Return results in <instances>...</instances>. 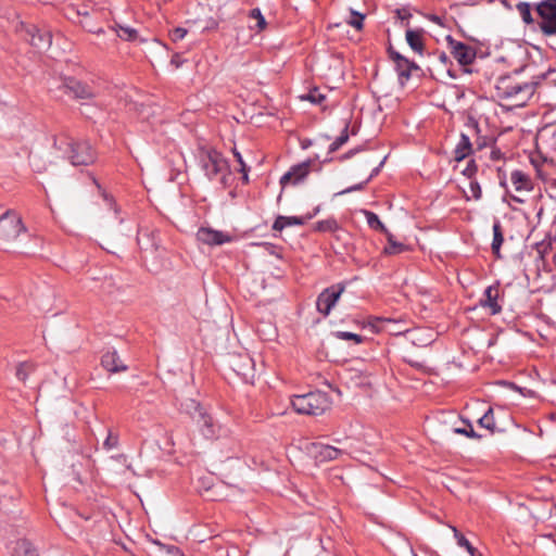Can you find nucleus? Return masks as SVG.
<instances>
[{
    "label": "nucleus",
    "mask_w": 556,
    "mask_h": 556,
    "mask_svg": "<svg viewBox=\"0 0 556 556\" xmlns=\"http://www.w3.org/2000/svg\"><path fill=\"white\" fill-rule=\"evenodd\" d=\"M544 75L532 78L530 81H520L513 76L500 77L495 84V94L502 105L520 108L526 105L534 94Z\"/></svg>",
    "instance_id": "nucleus-1"
},
{
    "label": "nucleus",
    "mask_w": 556,
    "mask_h": 556,
    "mask_svg": "<svg viewBox=\"0 0 556 556\" xmlns=\"http://www.w3.org/2000/svg\"><path fill=\"white\" fill-rule=\"evenodd\" d=\"M54 147L61 151L74 166H88L96 161V153L89 142L75 140L66 134L54 137Z\"/></svg>",
    "instance_id": "nucleus-2"
},
{
    "label": "nucleus",
    "mask_w": 556,
    "mask_h": 556,
    "mask_svg": "<svg viewBox=\"0 0 556 556\" xmlns=\"http://www.w3.org/2000/svg\"><path fill=\"white\" fill-rule=\"evenodd\" d=\"M197 157L200 167L210 180L218 178L222 184H226V178L229 175V165L222 153L213 148L201 147L198 150Z\"/></svg>",
    "instance_id": "nucleus-3"
},
{
    "label": "nucleus",
    "mask_w": 556,
    "mask_h": 556,
    "mask_svg": "<svg viewBox=\"0 0 556 556\" xmlns=\"http://www.w3.org/2000/svg\"><path fill=\"white\" fill-rule=\"evenodd\" d=\"M294 410L304 415H321L331 406L329 396L321 391L294 395L291 400Z\"/></svg>",
    "instance_id": "nucleus-4"
},
{
    "label": "nucleus",
    "mask_w": 556,
    "mask_h": 556,
    "mask_svg": "<svg viewBox=\"0 0 556 556\" xmlns=\"http://www.w3.org/2000/svg\"><path fill=\"white\" fill-rule=\"evenodd\" d=\"M60 80V88H63L65 93L74 99L90 100L98 96V91L93 87L74 77L61 76Z\"/></svg>",
    "instance_id": "nucleus-5"
},
{
    "label": "nucleus",
    "mask_w": 556,
    "mask_h": 556,
    "mask_svg": "<svg viewBox=\"0 0 556 556\" xmlns=\"http://www.w3.org/2000/svg\"><path fill=\"white\" fill-rule=\"evenodd\" d=\"M22 231H24L22 219L15 213L7 211L0 216V241H12Z\"/></svg>",
    "instance_id": "nucleus-6"
},
{
    "label": "nucleus",
    "mask_w": 556,
    "mask_h": 556,
    "mask_svg": "<svg viewBox=\"0 0 556 556\" xmlns=\"http://www.w3.org/2000/svg\"><path fill=\"white\" fill-rule=\"evenodd\" d=\"M542 22L540 27L545 35H556V0H544L536 5Z\"/></svg>",
    "instance_id": "nucleus-7"
},
{
    "label": "nucleus",
    "mask_w": 556,
    "mask_h": 556,
    "mask_svg": "<svg viewBox=\"0 0 556 556\" xmlns=\"http://www.w3.org/2000/svg\"><path fill=\"white\" fill-rule=\"evenodd\" d=\"M230 366L235 372L245 382L252 383L255 377V364L253 358L248 354L232 355Z\"/></svg>",
    "instance_id": "nucleus-8"
},
{
    "label": "nucleus",
    "mask_w": 556,
    "mask_h": 556,
    "mask_svg": "<svg viewBox=\"0 0 556 556\" xmlns=\"http://www.w3.org/2000/svg\"><path fill=\"white\" fill-rule=\"evenodd\" d=\"M186 410L201 425L202 433L206 438H211L215 434L213 418L204 412L199 403L190 400L189 403L186 404Z\"/></svg>",
    "instance_id": "nucleus-9"
},
{
    "label": "nucleus",
    "mask_w": 556,
    "mask_h": 556,
    "mask_svg": "<svg viewBox=\"0 0 556 556\" xmlns=\"http://www.w3.org/2000/svg\"><path fill=\"white\" fill-rule=\"evenodd\" d=\"M306 451L317 463L334 460L344 454V451L341 448L319 442L309 443L306 446Z\"/></svg>",
    "instance_id": "nucleus-10"
},
{
    "label": "nucleus",
    "mask_w": 556,
    "mask_h": 556,
    "mask_svg": "<svg viewBox=\"0 0 556 556\" xmlns=\"http://www.w3.org/2000/svg\"><path fill=\"white\" fill-rule=\"evenodd\" d=\"M344 288L341 286H331L325 289L317 298L316 307L319 313L327 316L337 304Z\"/></svg>",
    "instance_id": "nucleus-11"
},
{
    "label": "nucleus",
    "mask_w": 556,
    "mask_h": 556,
    "mask_svg": "<svg viewBox=\"0 0 556 556\" xmlns=\"http://www.w3.org/2000/svg\"><path fill=\"white\" fill-rule=\"evenodd\" d=\"M197 239L208 245H220L232 241L233 237L228 232L215 230L210 227H201L197 232Z\"/></svg>",
    "instance_id": "nucleus-12"
},
{
    "label": "nucleus",
    "mask_w": 556,
    "mask_h": 556,
    "mask_svg": "<svg viewBox=\"0 0 556 556\" xmlns=\"http://www.w3.org/2000/svg\"><path fill=\"white\" fill-rule=\"evenodd\" d=\"M311 162L306 161L292 166L281 178L280 185L282 188L288 185H296L304 180L309 173Z\"/></svg>",
    "instance_id": "nucleus-13"
},
{
    "label": "nucleus",
    "mask_w": 556,
    "mask_h": 556,
    "mask_svg": "<svg viewBox=\"0 0 556 556\" xmlns=\"http://www.w3.org/2000/svg\"><path fill=\"white\" fill-rule=\"evenodd\" d=\"M451 53L462 65H469L476 58L473 48L453 39L448 40Z\"/></svg>",
    "instance_id": "nucleus-14"
},
{
    "label": "nucleus",
    "mask_w": 556,
    "mask_h": 556,
    "mask_svg": "<svg viewBox=\"0 0 556 556\" xmlns=\"http://www.w3.org/2000/svg\"><path fill=\"white\" fill-rule=\"evenodd\" d=\"M371 327L378 332L384 331L393 336L402 334L408 330L400 320L380 317L372 321Z\"/></svg>",
    "instance_id": "nucleus-15"
},
{
    "label": "nucleus",
    "mask_w": 556,
    "mask_h": 556,
    "mask_svg": "<svg viewBox=\"0 0 556 556\" xmlns=\"http://www.w3.org/2000/svg\"><path fill=\"white\" fill-rule=\"evenodd\" d=\"M500 291L496 286H490L485 289L483 296L480 299V305L488 308L492 315L501 313L502 306L498 304Z\"/></svg>",
    "instance_id": "nucleus-16"
},
{
    "label": "nucleus",
    "mask_w": 556,
    "mask_h": 556,
    "mask_svg": "<svg viewBox=\"0 0 556 556\" xmlns=\"http://www.w3.org/2000/svg\"><path fill=\"white\" fill-rule=\"evenodd\" d=\"M102 366L111 372L125 371L126 365L123 364L116 351H109L102 356Z\"/></svg>",
    "instance_id": "nucleus-17"
},
{
    "label": "nucleus",
    "mask_w": 556,
    "mask_h": 556,
    "mask_svg": "<svg viewBox=\"0 0 556 556\" xmlns=\"http://www.w3.org/2000/svg\"><path fill=\"white\" fill-rule=\"evenodd\" d=\"M406 41L408 46L417 53L421 54L424 51V30L422 29H406Z\"/></svg>",
    "instance_id": "nucleus-18"
},
{
    "label": "nucleus",
    "mask_w": 556,
    "mask_h": 556,
    "mask_svg": "<svg viewBox=\"0 0 556 556\" xmlns=\"http://www.w3.org/2000/svg\"><path fill=\"white\" fill-rule=\"evenodd\" d=\"M510 181L516 191H530L532 189L531 179L520 170H514L510 175Z\"/></svg>",
    "instance_id": "nucleus-19"
},
{
    "label": "nucleus",
    "mask_w": 556,
    "mask_h": 556,
    "mask_svg": "<svg viewBox=\"0 0 556 556\" xmlns=\"http://www.w3.org/2000/svg\"><path fill=\"white\" fill-rule=\"evenodd\" d=\"M305 223V218L298 216H278L273 225L274 230L281 231L289 226H300Z\"/></svg>",
    "instance_id": "nucleus-20"
},
{
    "label": "nucleus",
    "mask_w": 556,
    "mask_h": 556,
    "mask_svg": "<svg viewBox=\"0 0 556 556\" xmlns=\"http://www.w3.org/2000/svg\"><path fill=\"white\" fill-rule=\"evenodd\" d=\"M471 153V142L466 135L460 136V140L457 143L454 154L457 162L463 161L466 156Z\"/></svg>",
    "instance_id": "nucleus-21"
},
{
    "label": "nucleus",
    "mask_w": 556,
    "mask_h": 556,
    "mask_svg": "<svg viewBox=\"0 0 556 556\" xmlns=\"http://www.w3.org/2000/svg\"><path fill=\"white\" fill-rule=\"evenodd\" d=\"M12 556H35L33 543L28 540L16 541L12 549Z\"/></svg>",
    "instance_id": "nucleus-22"
},
{
    "label": "nucleus",
    "mask_w": 556,
    "mask_h": 556,
    "mask_svg": "<svg viewBox=\"0 0 556 556\" xmlns=\"http://www.w3.org/2000/svg\"><path fill=\"white\" fill-rule=\"evenodd\" d=\"M34 370V364L29 361L21 362L16 366L15 376L20 381L25 382Z\"/></svg>",
    "instance_id": "nucleus-23"
},
{
    "label": "nucleus",
    "mask_w": 556,
    "mask_h": 556,
    "mask_svg": "<svg viewBox=\"0 0 556 556\" xmlns=\"http://www.w3.org/2000/svg\"><path fill=\"white\" fill-rule=\"evenodd\" d=\"M504 241L502 227L498 222L493 225V241H492V251L496 256H500L501 245Z\"/></svg>",
    "instance_id": "nucleus-24"
},
{
    "label": "nucleus",
    "mask_w": 556,
    "mask_h": 556,
    "mask_svg": "<svg viewBox=\"0 0 556 556\" xmlns=\"http://www.w3.org/2000/svg\"><path fill=\"white\" fill-rule=\"evenodd\" d=\"M114 30L116 31L117 36L124 40L131 41L137 39L138 37L137 30L129 26H122L119 24H116Z\"/></svg>",
    "instance_id": "nucleus-25"
},
{
    "label": "nucleus",
    "mask_w": 556,
    "mask_h": 556,
    "mask_svg": "<svg viewBox=\"0 0 556 556\" xmlns=\"http://www.w3.org/2000/svg\"><path fill=\"white\" fill-rule=\"evenodd\" d=\"M364 215L370 228L375 230H380L383 233H388V229L384 227V225L381 223V220L375 213L370 211H364Z\"/></svg>",
    "instance_id": "nucleus-26"
},
{
    "label": "nucleus",
    "mask_w": 556,
    "mask_h": 556,
    "mask_svg": "<svg viewBox=\"0 0 556 556\" xmlns=\"http://www.w3.org/2000/svg\"><path fill=\"white\" fill-rule=\"evenodd\" d=\"M387 238H388V245L384 248V253L386 254H399L401 252H403L405 250V247L404 244L400 243V242H396L394 240V237L392 233H390L388 231V233H386Z\"/></svg>",
    "instance_id": "nucleus-27"
},
{
    "label": "nucleus",
    "mask_w": 556,
    "mask_h": 556,
    "mask_svg": "<svg viewBox=\"0 0 556 556\" xmlns=\"http://www.w3.org/2000/svg\"><path fill=\"white\" fill-rule=\"evenodd\" d=\"M396 68L399 71V73H400V76L408 78L410 76L412 70H417L418 66L414 62H410L409 60L406 59L405 63L404 62H397L396 63Z\"/></svg>",
    "instance_id": "nucleus-28"
},
{
    "label": "nucleus",
    "mask_w": 556,
    "mask_h": 556,
    "mask_svg": "<svg viewBox=\"0 0 556 556\" xmlns=\"http://www.w3.org/2000/svg\"><path fill=\"white\" fill-rule=\"evenodd\" d=\"M479 425L492 432L494 431L495 422L492 408H489L486 413L479 419Z\"/></svg>",
    "instance_id": "nucleus-29"
},
{
    "label": "nucleus",
    "mask_w": 556,
    "mask_h": 556,
    "mask_svg": "<svg viewBox=\"0 0 556 556\" xmlns=\"http://www.w3.org/2000/svg\"><path fill=\"white\" fill-rule=\"evenodd\" d=\"M517 10H518L522 21L526 24L533 23V18H532V14H531V8H530L529 3H527V2L518 3L517 4Z\"/></svg>",
    "instance_id": "nucleus-30"
},
{
    "label": "nucleus",
    "mask_w": 556,
    "mask_h": 556,
    "mask_svg": "<svg viewBox=\"0 0 556 556\" xmlns=\"http://www.w3.org/2000/svg\"><path fill=\"white\" fill-rule=\"evenodd\" d=\"M463 424L465 425L464 427H455L453 429V432L456 434H464L472 439L480 438V435L475 432L472 425L470 422L463 421Z\"/></svg>",
    "instance_id": "nucleus-31"
},
{
    "label": "nucleus",
    "mask_w": 556,
    "mask_h": 556,
    "mask_svg": "<svg viewBox=\"0 0 556 556\" xmlns=\"http://www.w3.org/2000/svg\"><path fill=\"white\" fill-rule=\"evenodd\" d=\"M301 99L308 100L314 104H321L325 101L326 96L317 88H314L306 96L301 97Z\"/></svg>",
    "instance_id": "nucleus-32"
},
{
    "label": "nucleus",
    "mask_w": 556,
    "mask_h": 556,
    "mask_svg": "<svg viewBox=\"0 0 556 556\" xmlns=\"http://www.w3.org/2000/svg\"><path fill=\"white\" fill-rule=\"evenodd\" d=\"M466 198L479 200L482 195L481 187L477 181H469L468 191H465Z\"/></svg>",
    "instance_id": "nucleus-33"
},
{
    "label": "nucleus",
    "mask_w": 556,
    "mask_h": 556,
    "mask_svg": "<svg viewBox=\"0 0 556 556\" xmlns=\"http://www.w3.org/2000/svg\"><path fill=\"white\" fill-rule=\"evenodd\" d=\"M364 18V14L351 10V17L348 20V24L354 27L355 29L361 30L363 28Z\"/></svg>",
    "instance_id": "nucleus-34"
},
{
    "label": "nucleus",
    "mask_w": 556,
    "mask_h": 556,
    "mask_svg": "<svg viewBox=\"0 0 556 556\" xmlns=\"http://www.w3.org/2000/svg\"><path fill=\"white\" fill-rule=\"evenodd\" d=\"M250 18H253L256 21V28L258 31H262L266 28V21H265V17L263 16L262 12L260 9H253L250 14H249Z\"/></svg>",
    "instance_id": "nucleus-35"
},
{
    "label": "nucleus",
    "mask_w": 556,
    "mask_h": 556,
    "mask_svg": "<svg viewBox=\"0 0 556 556\" xmlns=\"http://www.w3.org/2000/svg\"><path fill=\"white\" fill-rule=\"evenodd\" d=\"M349 126L345 124L341 135L330 144V150L336 151L343 146L349 139Z\"/></svg>",
    "instance_id": "nucleus-36"
},
{
    "label": "nucleus",
    "mask_w": 556,
    "mask_h": 556,
    "mask_svg": "<svg viewBox=\"0 0 556 556\" xmlns=\"http://www.w3.org/2000/svg\"><path fill=\"white\" fill-rule=\"evenodd\" d=\"M338 228V224L334 219L320 220L316 224L318 231H334Z\"/></svg>",
    "instance_id": "nucleus-37"
},
{
    "label": "nucleus",
    "mask_w": 556,
    "mask_h": 556,
    "mask_svg": "<svg viewBox=\"0 0 556 556\" xmlns=\"http://www.w3.org/2000/svg\"><path fill=\"white\" fill-rule=\"evenodd\" d=\"M336 338L340 340H353L356 344L363 342V337L349 331H338L334 333Z\"/></svg>",
    "instance_id": "nucleus-38"
},
{
    "label": "nucleus",
    "mask_w": 556,
    "mask_h": 556,
    "mask_svg": "<svg viewBox=\"0 0 556 556\" xmlns=\"http://www.w3.org/2000/svg\"><path fill=\"white\" fill-rule=\"evenodd\" d=\"M383 165V161L380 162V164L372 170V173L370 174V176L362 184H358V185H355L351 188H348L346 190H343L341 193H348V192H352V191H355V190H362L364 188V186L375 176L378 174L380 167Z\"/></svg>",
    "instance_id": "nucleus-39"
},
{
    "label": "nucleus",
    "mask_w": 556,
    "mask_h": 556,
    "mask_svg": "<svg viewBox=\"0 0 556 556\" xmlns=\"http://www.w3.org/2000/svg\"><path fill=\"white\" fill-rule=\"evenodd\" d=\"M187 34L188 30L186 28L176 27L169 31V38L173 42H178L182 40Z\"/></svg>",
    "instance_id": "nucleus-40"
},
{
    "label": "nucleus",
    "mask_w": 556,
    "mask_h": 556,
    "mask_svg": "<svg viewBox=\"0 0 556 556\" xmlns=\"http://www.w3.org/2000/svg\"><path fill=\"white\" fill-rule=\"evenodd\" d=\"M451 529L454 532V536L457 540L458 545L465 548L469 547L470 542L455 527H451Z\"/></svg>",
    "instance_id": "nucleus-41"
},
{
    "label": "nucleus",
    "mask_w": 556,
    "mask_h": 556,
    "mask_svg": "<svg viewBox=\"0 0 556 556\" xmlns=\"http://www.w3.org/2000/svg\"><path fill=\"white\" fill-rule=\"evenodd\" d=\"M233 154H235L238 163L241 166L240 172L243 174V180L247 182L248 181V167H247L245 163L243 162L241 154L237 150L233 151Z\"/></svg>",
    "instance_id": "nucleus-42"
},
{
    "label": "nucleus",
    "mask_w": 556,
    "mask_h": 556,
    "mask_svg": "<svg viewBox=\"0 0 556 556\" xmlns=\"http://www.w3.org/2000/svg\"><path fill=\"white\" fill-rule=\"evenodd\" d=\"M396 15L397 17L404 22L405 20L409 18L410 17V13L407 9L405 8H402V9H397L396 10Z\"/></svg>",
    "instance_id": "nucleus-43"
},
{
    "label": "nucleus",
    "mask_w": 556,
    "mask_h": 556,
    "mask_svg": "<svg viewBox=\"0 0 556 556\" xmlns=\"http://www.w3.org/2000/svg\"><path fill=\"white\" fill-rule=\"evenodd\" d=\"M40 41L43 48H49L51 46V34L48 31L45 36L40 37Z\"/></svg>",
    "instance_id": "nucleus-44"
},
{
    "label": "nucleus",
    "mask_w": 556,
    "mask_h": 556,
    "mask_svg": "<svg viewBox=\"0 0 556 556\" xmlns=\"http://www.w3.org/2000/svg\"><path fill=\"white\" fill-rule=\"evenodd\" d=\"M390 54H391L392 60L395 62V64L397 62H404V63L406 62V58L401 55L399 52L390 50Z\"/></svg>",
    "instance_id": "nucleus-45"
},
{
    "label": "nucleus",
    "mask_w": 556,
    "mask_h": 556,
    "mask_svg": "<svg viewBox=\"0 0 556 556\" xmlns=\"http://www.w3.org/2000/svg\"><path fill=\"white\" fill-rule=\"evenodd\" d=\"M143 237H149V233L148 231H142L139 233L138 236V244L142 248V249H148V244L147 243H143Z\"/></svg>",
    "instance_id": "nucleus-46"
},
{
    "label": "nucleus",
    "mask_w": 556,
    "mask_h": 556,
    "mask_svg": "<svg viewBox=\"0 0 556 556\" xmlns=\"http://www.w3.org/2000/svg\"><path fill=\"white\" fill-rule=\"evenodd\" d=\"M508 386L514 389V390H517L519 391L521 394L523 395H532V391L530 390H526V389H521V388H518L517 386H515L514 383H508Z\"/></svg>",
    "instance_id": "nucleus-47"
},
{
    "label": "nucleus",
    "mask_w": 556,
    "mask_h": 556,
    "mask_svg": "<svg viewBox=\"0 0 556 556\" xmlns=\"http://www.w3.org/2000/svg\"><path fill=\"white\" fill-rule=\"evenodd\" d=\"M170 63L173 65H175L176 67H179L180 64H181L180 55L179 54H174L172 60H170Z\"/></svg>",
    "instance_id": "nucleus-48"
},
{
    "label": "nucleus",
    "mask_w": 556,
    "mask_h": 556,
    "mask_svg": "<svg viewBox=\"0 0 556 556\" xmlns=\"http://www.w3.org/2000/svg\"><path fill=\"white\" fill-rule=\"evenodd\" d=\"M476 172V166L473 164H470L467 166V168L464 170V174L468 177H471V175Z\"/></svg>",
    "instance_id": "nucleus-49"
},
{
    "label": "nucleus",
    "mask_w": 556,
    "mask_h": 556,
    "mask_svg": "<svg viewBox=\"0 0 556 556\" xmlns=\"http://www.w3.org/2000/svg\"><path fill=\"white\" fill-rule=\"evenodd\" d=\"M402 556H417V554L410 546H406V548L402 553Z\"/></svg>",
    "instance_id": "nucleus-50"
},
{
    "label": "nucleus",
    "mask_w": 556,
    "mask_h": 556,
    "mask_svg": "<svg viewBox=\"0 0 556 556\" xmlns=\"http://www.w3.org/2000/svg\"><path fill=\"white\" fill-rule=\"evenodd\" d=\"M470 556H481L478 551L470 544L469 547H466Z\"/></svg>",
    "instance_id": "nucleus-51"
},
{
    "label": "nucleus",
    "mask_w": 556,
    "mask_h": 556,
    "mask_svg": "<svg viewBox=\"0 0 556 556\" xmlns=\"http://www.w3.org/2000/svg\"><path fill=\"white\" fill-rule=\"evenodd\" d=\"M115 443H116V441H115V440H114V441H112V438H111V437H109V438L105 440L104 445H105V446H108V448H112L113 446H115Z\"/></svg>",
    "instance_id": "nucleus-52"
},
{
    "label": "nucleus",
    "mask_w": 556,
    "mask_h": 556,
    "mask_svg": "<svg viewBox=\"0 0 556 556\" xmlns=\"http://www.w3.org/2000/svg\"><path fill=\"white\" fill-rule=\"evenodd\" d=\"M218 26V23L216 21H211L210 25L205 27V29H216Z\"/></svg>",
    "instance_id": "nucleus-53"
},
{
    "label": "nucleus",
    "mask_w": 556,
    "mask_h": 556,
    "mask_svg": "<svg viewBox=\"0 0 556 556\" xmlns=\"http://www.w3.org/2000/svg\"><path fill=\"white\" fill-rule=\"evenodd\" d=\"M104 200L108 201L109 204H111V200L106 195H104Z\"/></svg>",
    "instance_id": "nucleus-54"
},
{
    "label": "nucleus",
    "mask_w": 556,
    "mask_h": 556,
    "mask_svg": "<svg viewBox=\"0 0 556 556\" xmlns=\"http://www.w3.org/2000/svg\"><path fill=\"white\" fill-rule=\"evenodd\" d=\"M514 200L521 202V200H519L517 197H514Z\"/></svg>",
    "instance_id": "nucleus-55"
}]
</instances>
